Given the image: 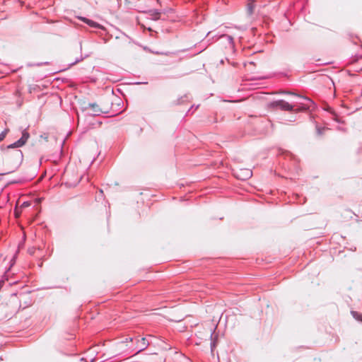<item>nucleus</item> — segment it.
<instances>
[{
	"label": "nucleus",
	"mask_w": 362,
	"mask_h": 362,
	"mask_svg": "<svg viewBox=\"0 0 362 362\" xmlns=\"http://www.w3.org/2000/svg\"><path fill=\"white\" fill-rule=\"evenodd\" d=\"M148 345H149L148 341L144 337L138 340V344H137L138 351L136 353H139V352L145 350L148 347Z\"/></svg>",
	"instance_id": "nucleus-6"
},
{
	"label": "nucleus",
	"mask_w": 362,
	"mask_h": 362,
	"mask_svg": "<svg viewBox=\"0 0 362 362\" xmlns=\"http://www.w3.org/2000/svg\"><path fill=\"white\" fill-rule=\"evenodd\" d=\"M81 362H87V360L86 358H81Z\"/></svg>",
	"instance_id": "nucleus-19"
},
{
	"label": "nucleus",
	"mask_w": 362,
	"mask_h": 362,
	"mask_svg": "<svg viewBox=\"0 0 362 362\" xmlns=\"http://www.w3.org/2000/svg\"><path fill=\"white\" fill-rule=\"evenodd\" d=\"M23 206H28V204L27 202H24V203L23 204Z\"/></svg>",
	"instance_id": "nucleus-22"
},
{
	"label": "nucleus",
	"mask_w": 362,
	"mask_h": 362,
	"mask_svg": "<svg viewBox=\"0 0 362 362\" xmlns=\"http://www.w3.org/2000/svg\"><path fill=\"white\" fill-rule=\"evenodd\" d=\"M295 119H296L295 118L291 117V119H289V122H294Z\"/></svg>",
	"instance_id": "nucleus-21"
},
{
	"label": "nucleus",
	"mask_w": 362,
	"mask_h": 362,
	"mask_svg": "<svg viewBox=\"0 0 362 362\" xmlns=\"http://www.w3.org/2000/svg\"><path fill=\"white\" fill-rule=\"evenodd\" d=\"M220 63H221V64H223V63H224V60H223V59H221V60L220 61Z\"/></svg>",
	"instance_id": "nucleus-23"
},
{
	"label": "nucleus",
	"mask_w": 362,
	"mask_h": 362,
	"mask_svg": "<svg viewBox=\"0 0 362 362\" xmlns=\"http://www.w3.org/2000/svg\"><path fill=\"white\" fill-rule=\"evenodd\" d=\"M187 99H188V96L187 95H185L181 97L180 98H179L177 100V102L176 104H181L185 101V100H187Z\"/></svg>",
	"instance_id": "nucleus-14"
},
{
	"label": "nucleus",
	"mask_w": 362,
	"mask_h": 362,
	"mask_svg": "<svg viewBox=\"0 0 362 362\" xmlns=\"http://www.w3.org/2000/svg\"><path fill=\"white\" fill-rule=\"evenodd\" d=\"M235 176L238 179L245 180L252 176V172L250 169H240L235 173Z\"/></svg>",
	"instance_id": "nucleus-5"
},
{
	"label": "nucleus",
	"mask_w": 362,
	"mask_h": 362,
	"mask_svg": "<svg viewBox=\"0 0 362 362\" xmlns=\"http://www.w3.org/2000/svg\"><path fill=\"white\" fill-rule=\"evenodd\" d=\"M29 138L30 134L26 129H23L22 132V136L18 140L6 146H1V151H4V159L6 163L11 164L12 165V168L9 171L5 173H1V175H6L12 173L21 165L23 160V154L21 150L17 148L24 146L27 143Z\"/></svg>",
	"instance_id": "nucleus-1"
},
{
	"label": "nucleus",
	"mask_w": 362,
	"mask_h": 362,
	"mask_svg": "<svg viewBox=\"0 0 362 362\" xmlns=\"http://www.w3.org/2000/svg\"><path fill=\"white\" fill-rule=\"evenodd\" d=\"M302 98H303V100H305L308 101V103H313V101H312L310 99H309L308 98H307V97H303Z\"/></svg>",
	"instance_id": "nucleus-18"
},
{
	"label": "nucleus",
	"mask_w": 362,
	"mask_h": 362,
	"mask_svg": "<svg viewBox=\"0 0 362 362\" xmlns=\"http://www.w3.org/2000/svg\"><path fill=\"white\" fill-rule=\"evenodd\" d=\"M210 338H211V351H213V349L216 347V341H217V336H216L214 338V332H212L211 330V333H210Z\"/></svg>",
	"instance_id": "nucleus-8"
},
{
	"label": "nucleus",
	"mask_w": 362,
	"mask_h": 362,
	"mask_svg": "<svg viewBox=\"0 0 362 362\" xmlns=\"http://www.w3.org/2000/svg\"><path fill=\"white\" fill-rule=\"evenodd\" d=\"M351 313L354 319L362 322V313H359L357 311H351Z\"/></svg>",
	"instance_id": "nucleus-9"
},
{
	"label": "nucleus",
	"mask_w": 362,
	"mask_h": 362,
	"mask_svg": "<svg viewBox=\"0 0 362 362\" xmlns=\"http://www.w3.org/2000/svg\"><path fill=\"white\" fill-rule=\"evenodd\" d=\"M295 119H296L295 118L291 117V119H289V122H294Z\"/></svg>",
	"instance_id": "nucleus-20"
},
{
	"label": "nucleus",
	"mask_w": 362,
	"mask_h": 362,
	"mask_svg": "<svg viewBox=\"0 0 362 362\" xmlns=\"http://www.w3.org/2000/svg\"><path fill=\"white\" fill-rule=\"evenodd\" d=\"M222 37H226L227 39V40L228 41V42L231 45L232 47H234V45H233V38L232 36L228 35H223Z\"/></svg>",
	"instance_id": "nucleus-10"
},
{
	"label": "nucleus",
	"mask_w": 362,
	"mask_h": 362,
	"mask_svg": "<svg viewBox=\"0 0 362 362\" xmlns=\"http://www.w3.org/2000/svg\"><path fill=\"white\" fill-rule=\"evenodd\" d=\"M8 131L9 130L8 129H6L2 132L0 133V141L4 139Z\"/></svg>",
	"instance_id": "nucleus-12"
},
{
	"label": "nucleus",
	"mask_w": 362,
	"mask_h": 362,
	"mask_svg": "<svg viewBox=\"0 0 362 362\" xmlns=\"http://www.w3.org/2000/svg\"><path fill=\"white\" fill-rule=\"evenodd\" d=\"M48 63L47 62H41V63H37V64H29V66H42L44 64H47Z\"/></svg>",
	"instance_id": "nucleus-15"
},
{
	"label": "nucleus",
	"mask_w": 362,
	"mask_h": 362,
	"mask_svg": "<svg viewBox=\"0 0 362 362\" xmlns=\"http://www.w3.org/2000/svg\"><path fill=\"white\" fill-rule=\"evenodd\" d=\"M323 131H324V129H322V128H320V127L317 128V133L319 135H321L322 134Z\"/></svg>",
	"instance_id": "nucleus-16"
},
{
	"label": "nucleus",
	"mask_w": 362,
	"mask_h": 362,
	"mask_svg": "<svg viewBox=\"0 0 362 362\" xmlns=\"http://www.w3.org/2000/svg\"><path fill=\"white\" fill-rule=\"evenodd\" d=\"M83 111H87V114L91 116H99L102 114H107L109 112L107 109L100 107L95 103H89L86 106L83 107Z\"/></svg>",
	"instance_id": "nucleus-3"
},
{
	"label": "nucleus",
	"mask_w": 362,
	"mask_h": 362,
	"mask_svg": "<svg viewBox=\"0 0 362 362\" xmlns=\"http://www.w3.org/2000/svg\"><path fill=\"white\" fill-rule=\"evenodd\" d=\"M28 252L30 254V255H33L34 252H35V248L33 247V248H30L28 249Z\"/></svg>",
	"instance_id": "nucleus-17"
},
{
	"label": "nucleus",
	"mask_w": 362,
	"mask_h": 362,
	"mask_svg": "<svg viewBox=\"0 0 362 362\" xmlns=\"http://www.w3.org/2000/svg\"><path fill=\"white\" fill-rule=\"evenodd\" d=\"M247 13L249 15H252L254 11V5L253 3H249L247 4Z\"/></svg>",
	"instance_id": "nucleus-11"
},
{
	"label": "nucleus",
	"mask_w": 362,
	"mask_h": 362,
	"mask_svg": "<svg viewBox=\"0 0 362 362\" xmlns=\"http://www.w3.org/2000/svg\"><path fill=\"white\" fill-rule=\"evenodd\" d=\"M150 16L153 20H158L160 18V12L158 9L151 10L149 11Z\"/></svg>",
	"instance_id": "nucleus-7"
},
{
	"label": "nucleus",
	"mask_w": 362,
	"mask_h": 362,
	"mask_svg": "<svg viewBox=\"0 0 362 362\" xmlns=\"http://www.w3.org/2000/svg\"><path fill=\"white\" fill-rule=\"evenodd\" d=\"M269 107L273 110H281L284 111L295 112H298L300 111H305L309 109V105L307 104L302 105L300 107L294 110V106L289 104L288 102L284 100H277L272 101L269 103Z\"/></svg>",
	"instance_id": "nucleus-2"
},
{
	"label": "nucleus",
	"mask_w": 362,
	"mask_h": 362,
	"mask_svg": "<svg viewBox=\"0 0 362 362\" xmlns=\"http://www.w3.org/2000/svg\"><path fill=\"white\" fill-rule=\"evenodd\" d=\"M76 18L91 28L101 29V30H104V28H105L104 26L100 25V23H97L93 20H90L89 18H87L86 17L77 16Z\"/></svg>",
	"instance_id": "nucleus-4"
},
{
	"label": "nucleus",
	"mask_w": 362,
	"mask_h": 362,
	"mask_svg": "<svg viewBox=\"0 0 362 362\" xmlns=\"http://www.w3.org/2000/svg\"><path fill=\"white\" fill-rule=\"evenodd\" d=\"M83 59H84V57H79V58H77L74 62H71V63L69 64V67H71V66H74V65H75V64H78V62H81Z\"/></svg>",
	"instance_id": "nucleus-13"
}]
</instances>
